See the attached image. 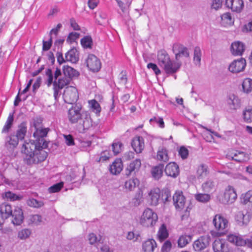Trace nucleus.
Here are the masks:
<instances>
[{"label":"nucleus","mask_w":252,"mask_h":252,"mask_svg":"<svg viewBox=\"0 0 252 252\" xmlns=\"http://www.w3.org/2000/svg\"><path fill=\"white\" fill-rule=\"evenodd\" d=\"M81 110L80 106H72L68 111V119L71 124L77 123L80 131L84 132L93 126V120L89 112Z\"/></svg>","instance_id":"obj_1"},{"label":"nucleus","mask_w":252,"mask_h":252,"mask_svg":"<svg viewBox=\"0 0 252 252\" xmlns=\"http://www.w3.org/2000/svg\"><path fill=\"white\" fill-rule=\"evenodd\" d=\"M27 133V126L26 123H22L18 127L16 134H10L5 138V147L13 150L18 145L19 141L24 139Z\"/></svg>","instance_id":"obj_2"},{"label":"nucleus","mask_w":252,"mask_h":252,"mask_svg":"<svg viewBox=\"0 0 252 252\" xmlns=\"http://www.w3.org/2000/svg\"><path fill=\"white\" fill-rule=\"evenodd\" d=\"M158 220L157 214L152 209L147 208L143 212L139 219V223L145 227H154Z\"/></svg>","instance_id":"obj_3"},{"label":"nucleus","mask_w":252,"mask_h":252,"mask_svg":"<svg viewBox=\"0 0 252 252\" xmlns=\"http://www.w3.org/2000/svg\"><path fill=\"white\" fill-rule=\"evenodd\" d=\"M43 149L37 148L32 157L29 155L25 158V163L28 165L37 164L45 160L48 156V153Z\"/></svg>","instance_id":"obj_4"},{"label":"nucleus","mask_w":252,"mask_h":252,"mask_svg":"<svg viewBox=\"0 0 252 252\" xmlns=\"http://www.w3.org/2000/svg\"><path fill=\"white\" fill-rule=\"evenodd\" d=\"M49 131V128H37L35 127L33 137L35 139V142L41 145V149H46L48 147V142L45 140L44 138L47 136Z\"/></svg>","instance_id":"obj_5"},{"label":"nucleus","mask_w":252,"mask_h":252,"mask_svg":"<svg viewBox=\"0 0 252 252\" xmlns=\"http://www.w3.org/2000/svg\"><path fill=\"white\" fill-rule=\"evenodd\" d=\"M79 97L77 89L73 86L65 88L63 94V98L65 103L72 104L77 101Z\"/></svg>","instance_id":"obj_6"},{"label":"nucleus","mask_w":252,"mask_h":252,"mask_svg":"<svg viewBox=\"0 0 252 252\" xmlns=\"http://www.w3.org/2000/svg\"><path fill=\"white\" fill-rule=\"evenodd\" d=\"M41 148V145H39L38 143L35 141L34 142L32 140H29V141H25L22 145L21 151L25 156L24 157V160L25 162V158L29 155L31 157L33 156V154L37 150V149Z\"/></svg>","instance_id":"obj_7"},{"label":"nucleus","mask_w":252,"mask_h":252,"mask_svg":"<svg viewBox=\"0 0 252 252\" xmlns=\"http://www.w3.org/2000/svg\"><path fill=\"white\" fill-rule=\"evenodd\" d=\"M69 77L62 76L57 80H54L53 82L54 96L57 99L60 95V90L69 84Z\"/></svg>","instance_id":"obj_8"},{"label":"nucleus","mask_w":252,"mask_h":252,"mask_svg":"<svg viewBox=\"0 0 252 252\" xmlns=\"http://www.w3.org/2000/svg\"><path fill=\"white\" fill-rule=\"evenodd\" d=\"M214 252H230L231 248L228 243L223 239H218L213 244Z\"/></svg>","instance_id":"obj_9"},{"label":"nucleus","mask_w":252,"mask_h":252,"mask_svg":"<svg viewBox=\"0 0 252 252\" xmlns=\"http://www.w3.org/2000/svg\"><path fill=\"white\" fill-rule=\"evenodd\" d=\"M246 65L245 59L240 58L233 61L229 65V70L234 73H237L243 71Z\"/></svg>","instance_id":"obj_10"},{"label":"nucleus","mask_w":252,"mask_h":252,"mask_svg":"<svg viewBox=\"0 0 252 252\" xmlns=\"http://www.w3.org/2000/svg\"><path fill=\"white\" fill-rule=\"evenodd\" d=\"M86 63L87 67L93 72H97L101 68L100 60L93 54L89 55L86 60Z\"/></svg>","instance_id":"obj_11"},{"label":"nucleus","mask_w":252,"mask_h":252,"mask_svg":"<svg viewBox=\"0 0 252 252\" xmlns=\"http://www.w3.org/2000/svg\"><path fill=\"white\" fill-rule=\"evenodd\" d=\"M228 159H231L239 162H243L249 159V156L247 153L239 151H235L227 155Z\"/></svg>","instance_id":"obj_12"},{"label":"nucleus","mask_w":252,"mask_h":252,"mask_svg":"<svg viewBox=\"0 0 252 252\" xmlns=\"http://www.w3.org/2000/svg\"><path fill=\"white\" fill-rule=\"evenodd\" d=\"M210 237L209 236H201L193 243V248L195 251L200 252L203 250L209 245Z\"/></svg>","instance_id":"obj_13"},{"label":"nucleus","mask_w":252,"mask_h":252,"mask_svg":"<svg viewBox=\"0 0 252 252\" xmlns=\"http://www.w3.org/2000/svg\"><path fill=\"white\" fill-rule=\"evenodd\" d=\"M237 198L236 190L232 186H228L224 193V202L228 204L233 203Z\"/></svg>","instance_id":"obj_14"},{"label":"nucleus","mask_w":252,"mask_h":252,"mask_svg":"<svg viewBox=\"0 0 252 252\" xmlns=\"http://www.w3.org/2000/svg\"><path fill=\"white\" fill-rule=\"evenodd\" d=\"M173 51L175 54V58L178 61L182 57L188 58L189 56L188 49L179 44H175L173 46Z\"/></svg>","instance_id":"obj_15"},{"label":"nucleus","mask_w":252,"mask_h":252,"mask_svg":"<svg viewBox=\"0 0 252 252\" xmlns=\"http://www.w3.org/2000/svg\"><path fill=\"white\" fill-rule=\"evenodd\" d=\"M13 219L12 221L15 225H20L23 221L24 216L22 209L19 206H14L11 215Z\"/></svg>","instance_id":"obj_16"},{"label":"nucleus","mask_w":252,"mask_h":252,"mask_svg":"<svg viewBox=\"0 0 252 252\" xmlns=\"http://www.w3.org/2000/svg\"><path fill=\"white\" fill-rule=\"evenodd\" d=\"M227 240L231 243L238 247L246 246L245 239L239 234H229L227 236Z\"/></svg>","instance_id":"obj_17"},{"label":"nucleus","mask_w":252,"mask_h":252,"mask_svg":"<svg viewBox=\"0 0 252 252\" xmlns=\"http://www.w3.org/2000/svg\"><path fill=\"white\" fill-rule=\"evenodd\" d=\"M213 223L215 228L218 231H223L228 225L227 220L219 215H216L213 219Z\"/></svg>","instance_id":"obj_18"},{"label":"nucleus","mask_w":252,"mask_h":252,"mask_svg":"<svg viewBox=\"0 0 252 252\" xmlns=\"http://www.w3.org/2000/svg\"><path fill=\"white\" fill-rule=\"evenodd\" d=\"M131 146L136 153H141L145 147L144 138L139 136L134 137L132 139Z\"/></svg>","instance_id":"obj_19"},{"label":"nucleus","mask_w":252,"mask_h":252,"mask_svg":"<svg viewBox=\"0 0 252 252\" xmlns=\"http://www.w3.org/2000/svg\"><path fill=\"white\" fill-rule=\"evenodd\" d=\"M225 4L233 11L240 12L244 7V2L242 0H226Z\"/></svg>","instance_id":"obj_20"},{"label":"nucleus","mask_w":252,"mask_h":252,"mask_svg":"<svg viewBox=\"0 0 252 252\" xmlns=\"http://www.w3.org/2000/svg\"><path fill=\"white\" fill-rule=\"evenodd\" d=\"M164 171L167 176L175 178L179 174V166L175 162H170L166 166Z\"/></svg>","instance_id":"obj_21"},{"label":"nucleus","mask_w":252,"mask_h":252,"mask_svg":"<svg viewBox=\"0 0 252 252\" xmlns=\"http://www.w3.org/2000/svg\"><path fill=\"white\" fill-rule=\"evenodd\" d=\"M163 68L166 73L172 74L176 73L180 68L181 63L169 60Z\"/></svg>","instance_id":"obj_22"},{"label":"nucleus","mask_w":252,"mask_h":252,"mask_svg":"<svg viewBox=\"0 0 252 252\" xmlns=\"http://www.w3.org/2000/svg\"><path fill=\"white\" fill-rule=\"evenodd\" d=\"M230 50L234 56H241L245 51V45L240 41L234 42L231 44Z\"/></svg>","instance_id":"obj_23"},{"label":"nucleus","mask_w":252,"mask_h":252,"mask_svg":"<svg viewBox=\"0 0 252 252\" xmlns=\"http://www.w3.org/2000/svg\"><path fill=\"white\" fill-rule=\"evenodd\" d=\"M251 214L246 211L238 212L235 216V220L240 224L242 225L247 224L250 220Z\"/></svg>","instance_id":"obj_24"},{"label":"nucleus","mask_w":252,"mask_h":252,"mask_svg":"<svg viewBox=\"0 0 252 252\" xmlns=\"http://www.w3.org/2000/svg\"><path fill=\"white\" fill-rule=\"evenodd\" d=\"M227 103L230 109L233 110H237L241 106L240 99L234 94H230L228 95Z\"/></svg>","instance_id":"obj_25"},{"label":"nucleus","mask_w":252,"mask_h":252,"mask_svg":"<svg viewBox=\"0 0 252 252\" xmlns=\"http://www.w3.org/2000/svg\"><path fill=\"white\" fill-rule=\"evenodd\" d=\"M160 193V191L158 188L153 189L149 192L148 195L151 200V205L161 204Z\"/></svg>","instance_id":"obj_26"},{"label":"nucleus","mask_w":252,"mask_h":252,"mask_svg":"<svg viewBox=\"0 0 252 252\" xmlns=\"http://www.w3.org/2000/svg\"><path fill=\"white\" fill-rule=\"evenodd\" d=\"M157 247L156 241L154 239H148L142 244V251L143 252H154Z\"/></svg>","instance_id":"obj_27"},{"label":"nucleus","mask_w":252,"mask_h":252,"mask_svg":"<svg viewBox=\"0 0 252 252\" xmlns=\"http://www.w3.org/2000/svg\"><path fill=\"white\" fill-rule=\"evenodd\" d=\"M158 63L163 68L170 60V57L167 52L164 50L159 51L157 55Z\"/></svg>","instance_id":"obj_28"},{"label":"nucleus","mask_w":252,"mask_h":252,"mask_svg":"<svg viewBox=\"0 0 252 252\" xmlns=\"http://www.w3.org/2000/svg\"><path fill=\"white\" fill-rule=\"evenodd\" d=\"M141 165V160L137 158L132 161L127 166L126 169V175L128 176L133 172L135 173L139 169Z\"/></svg>","instance_id":"obj_29"},{"label":"nucleus","mask_w":252,"mask_h":252,"mask_svg":"<svg viewBox=\"0 0 252 252\" xmlns=\"http://www.w3.org/2000/svg\"><path fill=\"white\" fill-rule=\"evenodd\" d=\"M157 235L158 240L160 242H163L168 237V231L165 224L163 223L160 226Z\"/></svg>","instance_id":"obj_30"},{"label":"nucleus","mask_w":252,"mask_h":252,"mask_svg":"<svg viewBox=\"0 0 252 252\" xmlns=\"http://www.w3.org/2000/svg\"><path fill=\"white\" fill-rule=\"evenodd\" d=\"M66 61L70 62L72 63H76L79 60L78 53L77 50L73 48L68 51L65 55Z\"/></svg>","instance_id":"obj_31"},{"label":"nucleus","mask_w":252,"mask_h":252,"mask_svg":"<svg viewBox=\"0 0 252 252\" xmlns=\"http://www.w3.org/2000/svg\"><path fill=\"white\" fill-rule=\"evenodd\" d=\"M173 200L174 205H185L186 203V197L181 190H176L173 196Z\"/></svg>","instance_id":"obj_32"},{"label":"nucleus","mask_w":252,"mask_h":252,"mask_svg":"<svg viewBox=\"0 0 252 252\" xmlns=\"http://www.w3.org/2000/svg\"><path fill=\"white\" fill-rule=\"evenodd\" d=\"M123 169V163L120 159H116L110 166V171L113 174L116 175L121 172Z\"/></svg>","instance_id":"obj_33"},{"label":"nucleus","mask_w":252,"mask_h":252,"mask_svg":"<svg viewBox=\"0 0 252 252\" xmlns=\"http://www.w3.org/2000/svg\"><path fill=\"white\" fill-rule=\"evenodd\" d=\"M88 107L90 110L94 113L97 116H99L101 110L99 103L95 99H92L88 101Z\"/></svg>","instance_id":"obj_34"},{"label":"nucleus","mask_w":252,"mask_h":252,"mask_svg":"<svg viewBox=\"0 0 252 252\" xmlns=\"http://www.w3.org/2000/svg\"><path fill=\"white\" fill-rule=\"evenodd\" d=\"M209 174V170L206 165L201 164L198 166L196 171V176L199 179H203Z\"/></svg>","instance_id":"obj_35"},{"label":"nucleus","mask_w":252,"mask_h":252,"mask_svg":"<svg viewBox=\"0 0 252 252\" xmlns=\"http://www.w3.org/2000/svg\"><path fill=\"white\" fill-rule=\"evenodd\" d=\"M63 72L64 76L69 77L70 79L71 78L77 77L79 75V72L76 70L68 65L63 66Z\"/></svg>","instance_id":"obj_36"},{"label":"nucleus","mask_w":252,"mask_h":252,"mask_svg":"<svg viewBox=\"0 0 252 252\" xmlns=\"http://www.w3.org/2000/svg\"><path fill=\"white\" fill-rule=\"evenodd\" d=\"M157 159L160 161L167 162L169 160L167 150L163 147L159 148L157 155Z\"/></svg>","instance_id":"obj_37"},{"label":"nucleus","mask_w":252,"mask_h":252,"mask_svg":"<svg viewBox=\"0 0 252 252\" xmlns=\"http://www.w3.org/2000/svg\"><path fill=\"white\" fill-rule=\"evenodd\" d=\"M192 239L191 236L189 235H182L178 239V245L180 248L186 247Z\"/></svg>","instance_id":"obj_38"},{"label":"nucleus","mask_w":252,"mask_h":252,"mask_svg":"<svg viewBox=\"0 0 252 252\" xmlns=\"http://www.w3.org/2000/svg\"><path fill=\"white\" fill-rule=\"evenodd\" d=\"M11 206H0V214L2 218L7 219L12 213Z\"/></svg>","instance_id":"obj_39"},{"label":"nucleus","mask_w":252,"mask_h":252,"mask_svg":"<svg viewBox=\"0 0 252 252\" xmlns=\"http://www.w3.org/2000/svg\"><path fill=\"white\" fill-rule=\"evenodd\" d=\"M240 199L242 203L252 205V190H250L247 192L242 194Z\"/></svg>","instance_id":"obj_40"},{"label":"nucleus","mask_w":252,"mask_h":252,"mask_svg":"<svg viewBox=\"0 0 252 252\" xmlns=\"http://www.w3.org/2000/svg\"><path fill=\"white\" fill-rule=\"evenodd\" d=\"M163 165L159 164L152 168V174L155 179H159L161 178L163 173Z\"/></svg>","instance_id":"obj_41"},{"label":"nucleus","mask_w":252,"mask_h":252,"mask_svg":"<svg viewBox=\"0 0 252 252\" xmlns=\"http://www.w3.org/2000/svg\"><path fill=\"white\" fill-rule=\"evenodd\" d=\"M243 90L244 93H249L252 91V79L250 78H245L242 83Z\"/></svg>","instance_id":"obj_42"},{"label":"nucleus","mask_w":252,"mask_h":252,"mask_svg":"<svg viewBox=\"0 0 252 252\" xmlns=\"http://www.w3.org/2000/svg\"><path fill=\"white\" fill-rule=\"evenodd\" d=\"M13 115L12 114H10L6 120V121L3 126L2 129V133H7L10 129L11 128L13 123Z\"/></svg>","instance_id":"obj_43"},{"label":"nucleus","mask_w":252,"mask_h":252,"mask_svg":"<svg viewBox=\"0 0 252 252\" xmlns=\"http://www.w3.org/2000/svg\"><path fill=\"white\" fill-rule=\"evenodd\" d=\"M132 0H126V3L123 1H118V5L124 13H128Z\"/></svg>","instance_id":"obj_44"},{"label":"nucleus","mask_w":252,"mask_h":252,"mask_svg":"<svg viewBox=\"0 0 252 252\" xmlns=\"http://www.w3.org/2000/svg\"><path fill=\"white\" fill-rule=\"evenodd\" d=\"M215 183L211 180H208L202 185V190L204 192H210L215 189Z\"/></svg>","instance_id":"obj_45"},{"label":"nucleus","mask_w":252,"mask_h":252,"mask_svg":"<svg viewBox=\"0 0 252 252\" xmlns=\"http://www.w3.org/2000/svg\"><path fill=\"white\" fill-rule=\"evenodd\" d=\"M139 181L136 178L130 179L125 182V188L129 190H133L136 186L138 185Z\"/></svg>","instance_id":"obj_46"},{"label":"nucleus","mask_w":252,"mask_h":252,"mask_svg":"<svg viewBox=\"0 0 252 252\" xmlns=\"http://www.w3.org/2000/svg\"><path fill=\"white\" fill-rule=\"evenodd\" d=\"M194 197L196 200L203 203H207L210 199V194L207 193H197Z\"/></svg>","instance_id":"obj_47"},{"label":"nucleus","mask_w":252,"mask_h":252,"mask_svg":"<svg viewBox=\"0 0 252 252\" xmlns=\"http://www.w3.org/2000/svg\"><path fill=\"white\" fill-rule=\"evenodd\" d=\"M2 197L10 201L18 200L22 198L21 196L17 195L11 191L6 192L2 195Z\"/></svg>","instance_id":"obj_48"},{"label":"nucleus","mask_w":252,"mask_h":252,"mask_svg":"<svg viewBox=\"0 0 252 252\" xmlns=\"http://www.w3.org/2000/svg\"><path fill=\"white\" fill-rule=\"evenodd\" d=\"M221 24L227 26L232 23V17L229 13H225L221 16Z\"/></svg>","instance_id":"obj_49"},{"label":"nucleus","mask_w":252,"mask_h":252,"mask_svg":"<svg viewBox=\"0 0 252 252\" xmlns=\"http://www.w3.org/2000/svg\"><path fill=\"white\" fill-rule=\"evenodd\" d=\"M244 120L247 123L252 122V108L246 109L243 113Z\"/></svg>","instance_id":"obj_50"},{"label":"nucleus","mask_w":252,"mask_h":252,"mask_svg":"<svg viewBox=\"0 0 252 252\" xmlns=\"http://www.w3.org/2000/svg\"><path fill=\"white\" fill-rule=\"evenodd\" d=\"M92 42V39L91 37L89 36H86L81 40L82 46L85 48H91Z\"/></svg>","instance_id":"obj_51"},{"label":"nucleus","mask_w":252,"mask_h":252,"mask_svg":"<svg viewBox=\"0 0 252 252\" xmlns=\"http://www.w3.org/2000/svg\"><path fill=\"white\" fill-rule=\"evenodd\" d=\"M63 187V183L61 182L49 187L48 191L49 193H56L59 192Z\"/></svg>","instance_id":"obj_52"},{"label":"nucleus","mask_w":252,"mask_h":252,"mask_svg":"<svg viewBox=\"0 0 252 252\" xmlns=\"http://www.w3.org/2000/svg\"><path fill=\"white\" fill-rule=\"evenodd\" d=\"M41 221V217L40 216L34 215L30 217L29 223L31 225H38Z\"/></svg>","instance_id":"obj_53"},{"label":"nucleus","mask_w":252,"mask_h":252,"mask_svg":"<svg viewBox=\"0 0 252 252\" xmlns=\"http://www.w3.org/2000/svg\"><path fill=\"white\" fill-rule=\"evenodd\" d=\"M201 52L198 47H196L194 50L193 60L196 64H199L201 61Z\"/></svg>","instance_id":"obj_54"},{"label":"nucleus","mask_w":252,"mask_h":252,"mask_svg":"<svg viewBox=\"0 0 252 252\" xmlns=\"http://www.w3.org/2000/svg\"><path fill=\"white\" fill-rule=\"evenodd\" d=\"M46 75L47 76V79L45 83L47 86L49 87L52 84H53L54 80V77L51 69L48 68L47 69L46 71Z\"/></svg>","instance_id":"obj_55"},{"label":"nucleus","mask_w":252,"mask_h":252,"mask_svg":"<svg viewBox=\"0 0 252 252\" xmlns=\"http://www.w3.org/2000/svg\"><path fill=\"white\" fill-rule=\"evenodd\" d=\"M31 231L29 229H24L19 231L18 233V237L21 240L28 238L31 235Z\"/></svg>","instance_id":"obj_56"},{"label":"nucleus","mask_w":252,"mask_h":252,"mask_svg":"<svg viewBox=\"0 0 252 252\" xmlns=\"http://www.w3.org/2000/svg\"><path fill=\"white\" fill-rule=\"evenodd\" d=\"M112 149L114 155H116L122 151L123 144L119 141L115 142L112 144Z\"/></svg>","instance_id":"obj_57"},{"label":"nucleus","mask_w":252,"mask_h":252,"mask_svg":"<svg viewBox=\"0 0 252 252\" xmlns=\"http://www.w3.org/2000/svg\"><path fill=\"white\" fill-rule=\"evenodd\" d=\"M80 34L76 32H72L70 33L66 39V42L69 44L75 41L79 37Z\"/></svg>","instance_id":"obj_58"},{"label":"nucleus","mask_w":252,"mask_h":252,"mask_svg":"<svg viewBox=\"0 0 252 252\" xmlns=\"http://www.w3.org/2000/svg\"><path fill=\"white\" fill-rule=\"evenodd\" d=\"M179 155L182 158V159H186L189 155L188 150L184 146L180 147L178 151Z\"/></svg>","instance_id":"obj_59"},{"label":"nucleus","mask_w":252,"mask_h":252,"mask_svg":"<svg viewBox=\"0 0 252 252\" xmlns=\"http://www.w3.org/2000/svg\"><path fill=\"white\" fill-rule=\"evenodd\" d=\"M170 196L171 194L170 191L168 190L165 191L162 194V198H160V202H161V204H166L168 203Z\"/></svg>","instance_id":"obj_60"},{"label":"nucleus","mask_w":252,"mask_h":252,"mask_svg":"<svg viewBox=\"0 0 252 252\" xmlns=\"http://www.w3.org/2000/svg\"><path fill=\"white\" fill-rule=\"evenodd\" d=\"M43 46H42V50L43 51H48L50 49L51 46L52 45V37L50 36V39L48 41L43 40Z\"/></svg>","instance_id":"obj_61"},{"label":"nucleus","mask_w":252,"mask_h":252,"mask_svg":"<svg viewBox=\"0 0 252 252\" xmlns=\"http://www.w3.org/2000/svg\"><path fill=\"white\" fill-rule=\"evenodd\" d=\"M172 248V244L170 241H166L161 248L162 252H169Z\"/></svg>","instance_id":"obj_62"},{"label":"nucleus","mask_w":252,"mask_h":252,"mask_svg":"<svg viewBox=\"0 0 252 252\" xmlns=\"http://www.w3.org/2000/svg\"><path fill=\"white\" fill-rule=\"evenodd\" d=\"M147 67L149 69L151 68L155 73L156 75H159L160 74L161 71L158 68V66L153 63H149L147 64Z\"/></svg>","instance_id":"obj_63"},{"label":"nucleus","mask_w":252,"mask_h":252,"mask_svg":"<svg viewBox=\"0 0 252 252\" xmlns=\"http://www.w3.org/2000/svg\"><path fill=\"white\" fill-rule=\"evenodd\" d=\"M110 158V154L108 151H105L101 154L98 161H104Z\"/></svg>","instance_id":"obj_64"}]
</instances>
